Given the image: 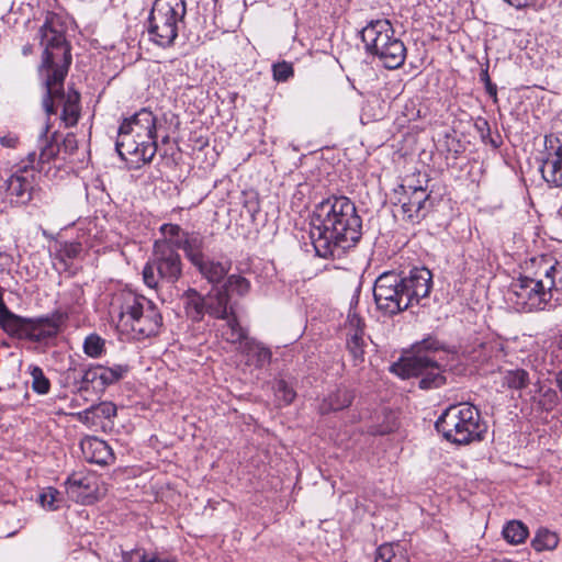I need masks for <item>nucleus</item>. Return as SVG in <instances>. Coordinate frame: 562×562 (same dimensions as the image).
Listing matches in <instances>:
<instances>
[{"label": "nucleus", "instance_id": "f257e3e1", "mask_svg": "<svg viewBox=\"0 0 562 562\" xmlns=\"http://www.w3.org/2000/svg\"><path fill=\"white\" fill-rule=\"evenodd\" d=\"M65 30L61 19L55 13L47 12L41 27V45L44 48L41 74L45 87L42 106L47 115L46 133L50 128V116H57L59 106H63L60 120L67 127L75 126L80 116V94L75 90L66 93L64 89L71 64L70 46L66 41Z\"/></svg>", "mask_w": 562, "mask_h": 562}, {"label": "nucleus", "instance_id": "f03ea898", "mask_svg": "<svg viewBox=\"0 0 562 562\" xmlns=\"http://www.w3.org/2000/svg\"><path fill=\"white\" fill-rule=\"evenodd\" d=\"M361 235L362 220L349 198L331 196L317 205L310 238L318 257L340 258L359 243Z\"/></svg>", "mask_w": 562, "mask_h": 562}, {"label": "nucleus", "instance_id": "7ed1b4c3", "mask_svg": "<svg viewBox=\"0 0 562 562\" xmlns=\"http://www.w3.org/2000/svg\"><path fill=\"white\" fill-rule=\"evenodd\" d=\"M510 301L524 312L543 311L562 300V261L541 255L526 262L525 274L512 283Z\"/></svg>", "mask_w": 562, "mask_h": 562}, {"label": "nucleus", "instance_id": "20e7f679", "mask_svg": "<svg viewBox=\"0 0 562 562\" xmlns=\"http://www.w3.org/2000/svg\"><path fill=\"white\" fill-rule=\"evenodd\" d=\"M432 288V273L425 267L413 268L407 274L386 271L373 286L376 308L386 316L397 315L428 297Z\"/></svg>", "mask_w": 562, "mask_h": 562}, {"label": "nucleus", "instance_id": "39448f33", "mask_svg": "<svg viewBox=\"0 0 562 562\" xmlns=\"http://www.w3.org/2000/svg\"><path fill=\"white\" fill-rule=\"evenodd\" d=\"M111 314L117 317V326L136 339L156 336L162 326L158 306L132 291H123L113 299Z\"/></svg>", "mask_w": 562, "mask_h": 562}, {"label": "nucleus", "instance_id": "423d86ee", "mask_svg": "<svg viewBox=\"0 0 562 562\" xmlns=\"http://www.w3.org/2000/svg\"><path fill=\"white\" fill-rule=\"evenodd\" d=\"M445 346L434 336H428L413 346V355L401 359L391 367V371L403 379L419 378V387L437 389L445 384L441 367L431 353L443 350Z\"/></svg>", "mask_w": 562, "mask_h": 562}, {"label": "nucleus", "instance_id": "0eeeda50", "mask_svg": "<svg viewBox=\"0 0 562 562\" xmlns=\"http://www.w3.org/2000/svg\"><path fill=\"white\" fill-rule=\"evenodd\" d=\"M435 426L447 441L458 446L482 441L487 431L480 411L470 403L450 405L438 417Z\"/></svg>", "mask_w": 562, "mask_h": 562}, {"label": "nucleus", "instance_id": "6e6552de", "mask_svg": "<svg viewBox=\"0 0 562 562\" xmlns=\"http://www.w3.org/2000/svg\"><path fill=\"white\" fill-rule=\"evenodd\" d=\"M361 40L366 52L379 58L387 69H397L405 63L406 47L395 35V30L389 20L370 21L361 30Z\"/></svg>", "mask_w": 562, "mask_h": 562}, {"label": "nucleus", "instance_id": "1a4fd4ad", "mask_svg": "<svg viewBox=\"0 0 562 562\" xmlns=\"http://www.w3.org/2000/svg\"><path fill=\"white\" fill-rule=\"evenodd\" d=\"M186 13L184 0H155L148 18L150 41L160 47L172 45L184 23Z\"/></svg>", "mask_w": 562, "mask_h": 562}, {"label": "nucleus", "instance_id": "9d476101", "mask_svg": "<svg viewBox=\"0 0 562 562\" xmlns=\"http://www.w3.org/2000/svg\"><path fill=\"white\" fill-rule=\"evenodd\" d=\"M182 274L181 257L169 240H156L153 254L143 269V280L148 288H158L160 281L176 283Z\"/></svg>", "mask_w": 562, "mask_h": 562}, {"label": "nucleus", "instance_id": "9b49d317", "mask_svg": "<svg viewBox=\"0 0 562 562\" xmlns=\"http://www.w3.org/2000/svg\"><path fill=\"white\" fill-rule=\"evenodd\" d=\"M115 149L123 160H130L134 167L148 164L158 149L157 132L122 136L121 140L115 142Z\"/></svg>", "mask_w": 562, "mask_h": 562}, {"label": "nucleus", "instance_id": "f8f14e48", "mask_svg": "<svg viewBox=\"0 0 562 562\" xmlns=\"http://www.w3.org/2000/svg\"><path fill=\"white\" fill-rule=\"evenodd\" d=\"M543 180L553 188H562V140L554 134L544 136V150L540 158Z\"/></svg>", "mask_w": 562, "mask_h": 562}, {"label": "nucleus", "instance_id": "ddd939ff", "mask_svg": "<svg viewBox=\"0 0 562 562\" xmlns=\"http://www.w3.org/2000/svg\"><path fill=\"white\" fill-rule=\"evenodd\" d=\"M395 194H401L397 202L401 204L403 217L412 223L419 222L430 210V195L423 187L401 184Z\"/></svg>", "mask_w": 562, "mask_h": 562}, {"label": "nucleus", "instance_id": "4468645a", "mask_svg": "<svg viewBox=\"0 0 562 562\" xmlns=\"http://www.w3.org/2000/svg\"><path fill=\"white\" fill-rule=\"evenodd\" d=\"M66 484L68 494L82 504H92L103 494L99 476L85 470L69 475Z\"/></svg>", "mask_w": 562, "mask_h": 562}, {"label": "nucleus", "instance_id": "2eb2a0df", "mask_svg": "<svg viewBox=\"0 0 562 562\" xmlns=\"http://www.w3.org/2000/svg\"><path fill=\"white\" fill-rule=\"evenodd\" d=\"M35 181V169L33 166L20 168L8 180V192L15 198V203L26 204L32 200Z\"/></svg>", "mask_w": 562, "mask_h": 562}, {"label": "nucleus", "instance_id": "dca6fc26", "mask_svg": "<svg viewBox=\"0 0 562 562\" xmlns=\"http://www.w3.org/2000/svg\"><path fill=\"white\" fill-rule=\"evenodd\" d=\"M157 132V117L154 113L143 108L131 117L124 119L117 131L116 140H121L122 136L140 135Z\"/></svg>", "mask_w": 562, "mask_h": 562}, {"label": "nucleus", "instance_id": "f3484780", "mask_svg": "<svg viewBox=\"0 0 562 562\" xmlns=\"http://www.w3.org/2000/svg\"><path fill=\"white\" fill-rule=\"evenodd\" d=\"M80 448L90 463L110 465L115 460L114 452L108 442L97 437H86L81 440Z\"/></svg>", "mask_w": 562, "mask_h": 562}, {"label": "nucleus", "instance_id": "a211bd4d", "mask_svg": "<svg viewBox=\"0 0 562 562\" xmlns=\"http://www.w3.org/2000/svg\"><path fill=\"white\" fill-rule=\"evenodd\" d=\"M207 315L214 318L224 319L234 313V306L229 304V295L226 290L213 286L206 294Z\"/></svg>", "mask_w": 562, "mask_h": 562}, {"label": "nucleus", "instance_id": "6ab92c4d", "mask_svg": "<svg viewBox=\"0 0 562 562\" xmlns=\"http://www.w3.org/2000/svg\"><path fill=\"white\" fill-rule=\"evenodd\" d=\"M8 321H0V327L9 335L19 339H35V321L32 318H22L10 311Z\"/></svg>", "mask_w": 562, "mask_h": 562}, {"label": "nucleus", "instance_id": "aec40b11", "mask_svg": "<svg viewBox=\"0 0 562 562\" xmlns=\"http://www.w3.org/2000/svg\"><path fill=\"white\" fill-rule=\"evenodd\" d=\"M184 312L192 322H201L207 314L206 295H201L195 289H189L182 294Z\"/></svg>", "mask_w": 562, "mask_h": 562}, {"label": "nucleus", "instance_id": "412c9836", "mask_svg": "<svg viewBox=\"0 0 562 562\" xmlns=\"http://www.w3.org/2000/svg\"><path fill=\"white\" fill-rule=\"evenodd\" d=\"M116 415V406L112 402H102L98 405H92L89 408L79 412L77 418L79 422L97 426L102 419H111Z\"/></svg>", "mask_w": 562, "mask_h": 562}, {"label": "nucleus", "instance_id": "4be33fe9", "mask_svg": "<svg viewBox=\"0 0 562 562\" xmlns=\"http://www.w3.org/2000/svg\"><path fill=\"white\" fill-rule=\"evenodd\" d=\"M179 241V248L184 251L186 257L193 266L206 257L204 255L205 238L201 234L188 233V235H183V240Z\"/></svg>", "mask_w": 562, "mask_h": 562}, {"label": "nucleus", "instance_id": "5701e85b", "mask_svg": "<svg viewBox=\"0 0 562 562\" xmlns=\"http://www.w3.org/2000/svg\"><path fill=\"white\" fill-rule=\"evenodd\" d=\"M240 350L247 356L248 362L259 369L268 366L272 358L271 350L254 339L246 340Z\"/></svg>", "mask_w": 562, "mask_h": 562}, {"label": "nucleus", "instance_id": "b1692460", "mask_svg": "<svg viewBox=\"0 0 562 562\" xmlns=\"http://www.w3.org/2000/svg\"><path fill=\"white\" fill-rule=\"evenodd\" d=\"M194 267L210 283H218L228 273L231 263L227 261H215L205 257Z\"/></svg>", "mask_w": 562, "mask_h": 562}, {"label": "nucleus", "instance_id": "393cba45", "mask_svg": "<svg viewBox=\"0 0 562 562\" xmlns=\"http://www.w3.org/2000/svg\"><path fill=\"white\" fill-rule=\"evenodd\" d=\"M225 324L221 328V336L224 340L232 345H238L239 349L246 340H249L247 330L240 326L235 312L224 318Z\"/></svg>", "mask_w": 562, "mask_h": 562}, {"label": "nucleus", "instance_id": "a878e982", "mask_svg": "<svg viewBox=\"0 0 562 562\" xmlns=\"http://www.w3.org/2000/svg\"><path fill=\"white\" fill-rule=\"evenodd\" d=\"M352 400L353 395L349 390L345 387H339L324 398L323 403L319 406V411L322 414H328L330 412L340 411L350 406Z\"/></svg>", "mask_w": 562, "mask_h": 562}, {"label": "nucleus", "instance_id": "bb28decb", "mask_svg": "<svg viewBox=\"0 0 562 562\" xmlns=\"http://www.w3.org/2000/svg\"><path fill=\"white\" fill-rule=\"evenodd\" d=\"M529 372L525 369H512L502 372V385L510 391L521 392L530 385Z\"/></svg>", "mask_w": 562, "mask_h": 562}, {"label": "nucleus", "instance_id": "cd10ccee", "mask_svg": "<svg viewBox=\"0 0 562 562\" xmlns=\"http://www.w3.org/2000/svg\"><path fill=\"white\" fill-rule=\"evenodd\" d=\"M374 562H409L406 550L400 543H383L375 552Z\"/></svg>", "mask_w": 562, "mask_h": 562}, {"label": "nucleus", "instance_id": "c85d7f7f", "mask_svg": "<svg viewBox=\"0 0 562 562\" xmlns=\"http://www.w3.org/2000/svg\"><path fill=\"white\" fill-rule=\"evenodd\" d=\"M63 322L64 318L60 314L46 318H37V344L42 340L56 337Z\"/></svg>", "mask_w": 562, "mask_h": 562}, {"label": "nucleus", "instance_id": "c756f323", "mask_svg": "<svg viewBox=\"0 0 562 562\" xmlns=\"http://www.w3.org/2000/svg\"><path fill=\"white\" fill-rule=\"evenodd\" d=\"M560 538L554 532L546 527H541L536 531V535L531 541L532 548L538 551H551L554 550L559 544Z\"/></svg>", "mask_w": 562, "mask_h": 562}, {"label": "nucleus", "instance_id": "7c9ffc66", "mask_svg": "<svg viewBox=\"0 0 562 562\" xmlns=\"http://www.w3.org/2000/svg\"><path fill=\"white\" fill-rule=\"evenodd\" d=\"M126 372V366L117 364L112 368L98 366L99 384H101V392H103L106 386L121 380Z\"/></svg>", "mask_w": 562, "mask_h": 562}, {"label": "nucleus", "instance_id": "2f4dec72", "mask_svg": "<svg viewBox=\"0 0 562 562\" xmlns=\"http://www.w3.org/2000/svg\"><path fill=\"white\" fill-rule=\"evenodd\" d=\"M528 533V528L519 520H512L503 528L504 539L512 544L522 543Z\"/></svg>", "mask_w": 562, "mask_h": 562}, {"label": "nucleus", "instance_id": "473e14b6", "mask_svg": "<svg viewBox=\"0 0 562 562\" xmlns=\"http://www.w3.org/2000/svg\"><path fill=\"white\" fill-rule=\"evenodd\" d=\"M364 327L366 325L363 319L356 312L350 311L347 317L346 341L367 337L364 334Z\"/></svg>", "mask_w": 562, "mask_h": 562}, {"label": "nucleus", "instance_id": "72a5a7b5", "mask_svg": "<svg viewBox=\"0 0 562 562\" xmlns=\"http://www.w3.org/2000/svg\"><path fill=\"white\" fill-rule=\"evenodd\" d=\"M64 498L55 487L43 488L38 495V503L46 510H57L61 507Z\"/></svg>", "mask_w": 562, "mask_h": 562}, {"label": "nucleus", "instance_id": "f704fd0d", "mask_svg": "<svg viewBox=\"0 0 562 562\" xmlns=\"http://www.w3.org/2000/svg\"><path fill=\"white\" fill-rule=\"evenodd\" d=\"M223 290H226V293L228 292L235 293L239 296L246 295L250 290V282L238 274H232L227 278V281L222 286Z\"/></svg>", "mask_w": 562, "mask_h": 562}, {"label": "nucleus", "instance_id": "c9c22d12", "mask_svg": "<svg viewBox=\"0 0 562 562\" xmlns=\"http://www.w3.org/2000/svg\"><path fill=\"white\" fill-rule=\"evenodd\" d=\"M83 351L88 357L99 358L105 351V341L97 334H90L83 341Z\"/></svg>", "mask_w": 562, "mask_h": 562}, {"label": "nucleus", "instance_id": "e433bc0d", "mask_svg": "<svg viewBox=\"0 0 562 562\" xmlns=\"http://www.w3.org/2000/svg\"><path fill=\"white\" fill-rule=\"evenodd\" d=\"M160 232L164 235L162 239L169 240L175 249L179 248V240H183V235H188L189 233L184 232L179 225L170 223L162 224L160 226Z\"/></svg>", "mask_w": 562, "mask_h": 562}, {"label": "nucleus", "instance_id": "4c0bfd02", "mask_svg": "<svg viewBox=\"0 0 562 562\" xmlns=\"http://www.w3.org/2000/svg\"><path fill=\"white\" fill-rule=\"evenodd\" d=\"M369 337L346 341L347 350L352 358L353 364L359 366L364 361L367 340Z\"/></svg>", "mask_w": 562, "mask_h": 562}, {"label": "nucleus", "instance_id": "58836bf2", "mask_svg": "<svg viewBox=\"0 0 562 562\" xmlns=\"http://www.w3.org/2000/svg\"><path fill=\"white\" fill-rule=\"evenodd\" d=\"M93 390L101 392V384H99L98 366L88 368L81 376L80 390Z\"/></svg>", "mask_w": 562, "mask_h": 562}, {"label": "nucleus", "instance_id": "ea45409f", "mask_svg": "<svg viewBox=\"0 0 562 562\" xmlns=\"http://www.w3.org/2000/svg\"><path fill=\"white\" fill-rule=\"evenodd\" d=\"M82 251V246L78 241L60 244L57 249V256L66 265L67 260L77 258Z\"/></svg>", "mask_w": 562, "mask_h": 562}, {"label": "nucleus", "instance_id": "a19ab883", "mask_svg": "<svg viewBox=\"0 0 562 562\" xmlns=\"http://www.w3.org/2000/svg\"><path fill=\"white\" fill-rule=\"evenodd\" d=\"M272 74L274 80L279 82L288 81L294 75L293 66L288 61L273 64Z\"/></svg>", "mask_w": 562, "mask_h": 562}, {"label": "nucleus", "instance_id": "79ce46f5", "mask_svg": "<svg viewBox=\"0 0 562 562\" xmlns=\"http://www.w3.org/2000/svg\"><path fill=\"white\" fill-rule=\"evenodd\" d=\"M276 395L277 397L282 401L285 405L293 402L295 398V392L294 390L288 385V383L284 380H280L276 384Z\"/></svg>", "mask_w": 562, "mask_h": 562}, {"label": "nucleus", "instance_id": "37998d69", "mask_svg": "<svg viewBox=\"0 0 562 562\" xmlns=\"http://www.w3.org/2000/svg\"><path fill=\"white\" fill-rule=\"evenodd\" d=\"M59 151V146L56 142H46L45 146L41 148L40 160L42 164L48 162L55 158Z\"/></svg>", "mask_w": 562, "mask_h": 562}, {"label": "nucleus", "instance_id": "c03bdc74", "mask_svg": "<svg viewBox=\"0 0 562 562\" xmlns=\"http://www.w3.org/2000/svg\"><path fill=\"white\" fill-rule=\"evenodd\" d=\"M134 555L137 558V562H176L154 552L136 551Z\"/></svg>", "mask_w": 562, "mask_h": 562}, {"label": "nucleus", "instance_id": "a18cd8bd", "mask_svg": "<svg viewBox=\"0 0 562 562\" xmlns=\"http://www.w3.org/2000/svg\"><path fill=\"white\" fill-rule=\"evenodd\" d=\"M480 79L484 83L485 90L488 93V95L491 98H493L494 102H496L497 101V87H496V85H494L491 81L487 69L482 70V72L480 75Z\"/></svg>", "mask_w": 562, "mask_h": 562}, {"label": "nucleus", "instance_id": "49530a36", "mask_svg": "<svg viewBox=\"0 0 562 562\" xmlns=\"http://www.w3.org/2000/svg\"><path fill=\"white\" fill-rule=\"evenodd\" d=\"M475 127H476L477 132L480 133V136H481V139L483 140V143H486L487 137H490V133H491V127H490L488 122L484 119H479L475 122Z\"/></svg>", "mask_w": 562, "mask_h": 562}, {"label": "nucleus", "instance_id": "de8ad7c7", "mask_svg": "<svg viewBox=\"0 0 562 562\" xmlns=\"http://www.w3.org/2000/svg\"><path fill=\"white\" fill-rule=\"evenodd\" d=\"M49 387V380L44 375L43 371L37 368V394H46Z\"/></svg>", "mask_w": 562, "mask_h": 562}, {"label": "nucleus", "instance_id": "09e8293b", "mask_svg": "<svg viewBox=\"0 0 562 562\" xmlns=\"http://www.w3.org/2000/svg\"><path fill=\"white\" fill-rule=\"evenodd\" d=\"M18 143L19 138L13 134H7L0 138V144L7 148H15Z\"/></svg>", "mask_w": 562, "mask_h": 562}, {"label": "nucleus", "instance_id": "8fccbe9b", "mask_svg": "<svg viewBox=\"0 0 562 562\" xmlns=\"http://www.w3.org/2000/svg\"><path fill=\"white\" fill-rule=\"evenodd\" d=\"M63 457H64V453L60 448H58V451H53L52 462H48V468L59 469L61 467Z\"/></svg>", "mask_w": 562, "mask_h": 562}, {"label": "nucleus", "instance_id": "3c124183", "mask_svg": "<svg viewBox=\"0 0 562 562\" xmlns=\"http://www.w3.org/2000/svg\"><path fill=\"white\" fill-rule=\"evenodd\" d=\"M5 318L10 319L12 317L10 316V310L7 307L3 301V289L0 286V321H5Z\"/></svg>", "mask_w": 562, "mask_h": 562}, {"label": "nucleus", "instance_id": "603ef678", "mask_svg": "<svg viewBox=\"0 0 562 562\" xmlns=\"http://www.w3.org/2000/svg\"><path fill=\"white\" fill-rule=\"evenodd\" d=\"M245 207L254 216L259 211V203L256 198L246 202Z\"/></svg>", "mask_w": 562, "mask_h": 562}, {"label": "nucleus", "instance_id": "864d4df0", "mask_svg": "<svg viewBox=\"0 0 562 562\" xmlns=\"http://www.w3.org/2000/svg\"><path fill=\"white\" fill-rule=\"evenodd\" d=\"M485 144H490L493 148H498L502 144L501 136L497 135L496 137H493L492 133H490V137H487V142Z\"/></svg>", "mask_w": 562, "mask_h": 562}, {"label": "nucleus", "instance_id": "5fc2aeb1", "mask_svg": "<svg viewBox=\"0 0 562 562\" xmlns=\"http://www.w3.org/2000/svg\"><path fill=\"white\" fill-rule=\"evenodd\" d=\"M29 372H30L31 376L33 378L32 383H31V387H32V390L35 391V367L30 366L29 367Z\"/></svg>", "mask_w": 562, "mask_h": 562}, {"label": "nucleus", "instance_id": "6e6d98bb", "mask_svg": "<svg viewBox=\"0 0 562 562\" xmlns=\"http://www.w3.org/2000/svg\"><path fill=\"white\" fill-rule=\"evenodd\" d=\"M33 52V46L27 44L23 47V55L27 56L31 55Z\"/></svg>", "mask_w": 562, "mask_h": 562}, {"label": "nucleus", "instance_id": "4d7b16f0", "mask_svg": "<svg viewBox=\"0 0 562 562\" xmlns=\"http://www.w3.org/2000/svg\"><path fill=\"white\" fill-rule=\"evenodd\" d=\"M169 142V135H165L162 137V143H168Z\"/></svg>", "mask_w": 562, "mask_h": 562}, {"label": "nucleus", "instance_id": "13d9d810", "mask_svg": "<svg viewBox=\"0 0 562 562\" xmlns=\"http://www.w3.org/2000/svg\"><path fill=\"white\" fill-rule=\"evenodd\" d=\"M44 462H47V463H48V462H52V461H50V460H47V459H44ZM45 468H46L47 470H53L52 468H48V465H47V467H45Z\"/></svg>", "mask_w": 562, "mask_h": 562}, {"label": "nucleus", "instance_id": "bf43d9fd", "mask_svg": "<svg viewBox=\"0 0 562 562\" xmlns=\"http://www.w3.org/2000/svg\"><path fill=\"white\" fill-rule=\"evenodd\" d=\"M34 155H35L34 153H30V154H29V158H31V159H32V158L34 157Z\"/></svg>", "mask_w": 562, "mask_h": 562}]
</instances>
